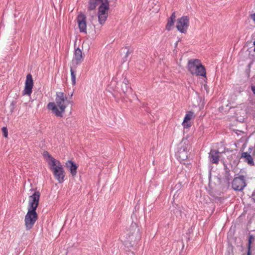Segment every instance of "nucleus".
I'll list each match as a JSON object with an SVG mask.
<instances>
[{"label":"nucleus","mask_w":255,"mask_h":255,"mask_svg":"<svg viewBox=\"0 0 255 255\" xmlns=\"http://www.w3.org/2000/svg\"><path fill=\"white\" fill-rule=\"evenodd\" d=\"M254 51L255 52V47L254 49Z\"/></svg>","instance_id":"nucleus-29"},{"label":"nucleus","mask_w":255,"mask_h":255,"mask_svg":"<svg viewBox=\"0 0 255 255\" xmlns=\"http://www.w3.org/2000/svg\"><path fill=\"white\" fill-rule=\"evenodd\" d=\"M38 219V215L35 211L28 210L24 218V225L26 230L31 229Z\"/></svg>","instance_id":"nucleus-3"},{"label":"nucleus","mask_w":255,"mask_h":255,"mask_svg":"<svg viewBox=\"0 0 255 255\" xmlns=\"http://www.w3.org/2000/svg\"><path fill=\"white\" fill-rule=\"evenodd\" d=\"M40 196V192L38 191H36L29 196L28 210L36 211L39 204Z\"/></svg>","instance_id":"nucleus-6"},{"label":"nucleus","mask_w":255,"mask_h":255,"mask_svg":"<svg viewBox=\"0 0 255 255\" xmlns=\"http://www.w3.org/2000/svg\"><path fill=\"white\" fill-rule=\"evenodd\" d=\"M255 238L253 235H250L248 240V248L251 249V245L253 242L254 241Z\"/></svg>","instance_id":"nucleus-21"},{"label":"nucleus","mask_w":255,"mask_h":255,"mask_svg":"<svg viewBox=\"0 0 255 255\" xmlns=\"http://www.w3.org/2000/svg\"><path fill=\"white\" fill-rule=\"evenodd\" d=\"M242 157L245 159V161L251 165H254L253 159L252 156L247 152H244L242 154Z\"/></svg>","instance_id":"nucleus-18"},{"label":"nucleus","mask_w":255,"mask_h":255,"mask_svg":"<svg viewBox=\"0 0 255 255\" xmlns=\"http://www.w3.org/2000/svg\"><path fill=\"white\" fill-rule=\"evenodd\" d=\"M70 103V101L63 92H57L55 98V103H49L48 108L51 110L56 116L63 117V114L65 111L66 107Z\"/></svg>","instance_id":"nucleus-1"},{"label":"nucleus","mask_w":255,"mask_h":255,"mask_svg":"<svg viewBox=\"0 0 255 255\" xmlns=\"http://www.w3.org/2000/svg\"><path fill=\"white\" fill-rule=\"evenodd\" d=\"M169 18L175 20L176 18L175 12H173Z\"/></svg>","instance_id":"nucleus-24"},{"label":"nucleus","mask_w":255,"mask_h":255,"mask_svg":"<svg viewBox=\"0 0 255 255\" xmlns=\"http://www.w3.org/2000/svg\"><path fill=\"white\" fill-rule=\"evenodd\" d=\"M174 20L168 18L167 23L166 26V29L168 30H170L174 25Z\"/></svg>","instance_id":"nucleus-19"},{"label":"nucleus","mask_w":255,"mask_h":255,"mask_svg":"<svg viewBox=\"0 0 255 255\" xmlns=\"http://www.w3.org/2000/svg\"><path fill=\"white\" fill-rule=\"evenodd\" d=\"M43 156L46 159L48 165L50 166L52 164H54L55 162H57V160L53 158L47 151H44L43 153Z\"/></svg>","instance_id":"nucleus-17"},{"label":"nucleus","mask_w":255,"mask_h":255,"mask_svg":"<svg viewBox=\"0 0 255 255\" xmlns=\"http://www.w3.org/2000/svg\"><path fill=\"white\" fill-rule=\"evenodd\" d=\"M33 86V82L31 74H29L26 76L24 90L23 91V95H30L32 93V89Z\"/></svg>","instance_id":"nucleus-10"},{"label":"nucleus","mask_w":255,"mask_h":255,"mask_svg":"<svg viewBox=\"0 0 255 255\" xmlns=\"http://www.w3.org/2000/svg\"><path fill=\"white\" fill-rule=\"evenodd\" d=\"M175 196H176V194H175L173 196V198L175 199Z\"/></svg>","instance_id":"nucleus-28"},{"label":"nucleus","mask_w":255,"mask_h":255,"mask_svg":"<svg viewBox=\"0 0 255 255\" xmlns=\"http://www.w3.org/2000/svg\"><path fill=\"white\" fill-rule=\"evenodd\" d=\"M251 248H248L247 255H251Z\"/></svg>","instance_id":"nucleus-25"},{"label":"nucleus","mask_w":255,"mask_h":255,"mask_svg":"<svg viewBox=\"0 0 255 255\" xmlns=\"http://www.w3.org/2000/svg\"><path fill=\"white\" fill-rule=\"evenodd\" d=\"M188 68L192 74L205 76L206 70L200 61L197 59H190L188 62Z\"/></svg>","instance_id":"nucleus-2"},{"label":"nucleus","mask_w":255,"mask_h":255,"mask_svg":"<svg viewBox=\"0 0 255 255\" xmlns=\"http://www.w3.org/2000/svg\"><path fill=\"white\" fill-rule=\"evenodd\" d=\"M123 91L124 93H126L127 92L128 88L127 87V83H124V85H123Z\"/></svg>","instance_id":"nucleus-23"},{"label":"nucleus","mask_w":255,"mask_h":255,"mask_svg":"<svg viewBox=\"0 0 255 255\" xmlns=\"http://www.w3.org/2000/svg\"><path fill=\"white\" fill-rule=\"evenodd\" d=\"M252 90L254 94L255 95V86L252 87Z\"/></svg>","instance_id":"nucleus-26"},{"label":"nucleus","mask_w":255,"mask_h":255,"mask_svg":"<svg viewBox=\"0 0 255 255\" xmlns=\"http://www.w3.org/2000/svg\"><path fill=\"white\" fill-rule=\"evenodd\" d=\"M246 185L245 178L243 175L235 177L232 183V188L235 191H241L243 190Z\"/></svg>","instance_id":"nucleus-8"},{"label":"nucleus","mask_w":255,"mask_h":255,"mask_svg":"<svg viewBox=\"0 0 255 255\" xmlns=\"http://www.w3.org/2000/svg\"><path fill=\"white\" fill-rule=\"evenodd\" d=\"M219 152L216 150H211L209 153L210 160L214 163H218L219 162L218 153Z\"/></svg>","instance_id":"nucleus-15"},{"label":"nucleus","mask_w":255,"mask_h":255,"mask_svg":"<svg viewBox=\"0 0 255 255\" xmlns=\"http://www.w3.org/2000/svg\"><path fill=\"white\" fill-rule=\"evenodd\" d=\"M108 0H89L88 9L93 10L98 5H102L108 3Z\"/></svg>","instance_id":"nucleus-12"},{"label":"nucleus","mask_w":255,"mask_h":255,"mask_svg":"<svg viewBox=\"0 0 255 255\" xmlns=\"http://www.w3.org/2000/svg\"><path fill=\"white\" fill-rule=\"evenodd\" d=\"M70 72L72 84L75 85L76 84V74L72 68H71Z\"/></svg>","instance_id":"nucleus-20"},{"label":"nucleus","mask_w":255,"mask_h":255,"mask_svg":"<svg viewBox=\"0 0 255 255\" xmlns=\"http://www.w3.org/2000/svg\"><path fill=\"white\" fill-rule=\"evenodd\" d=\"M82 58V52L80 48H77L75 50L74 61L76 62V64H78L81 62Z\"/></svg>","instance_id":"nucleus-16"},{"label":"nucleus","mask_w":255,"mask_h":255,"mask_svg":"<svg viewBox=\"0 0 255 255\" xmlns=\"http://www.w3.org/2000/svg\"><path fill=\"white\" fill-rule=\"evenodd\" d=\"M189 25V18L183 16L177 19L176 28L180 32L185 33Z\"/></svg>","instance_id":"nucleus-7"},{"label":"nucleus","mask_w":255,"mask_h":255,"mask_svg":"<svg viewBox=\"0 0 255 255\" xmlns=\"http://www.w3.org/2000/svg\"><path fill=\"white\" fill-rule=\"evenodd\" d=\"M109 9V2L102 5L99 6L98 17L100 24L103 25L107 20Z\"/></svg>","instance_id":"nucleus-5"},{"label":"nucleus","mask_w":255,"mask_h":255,"mask_svg":"<svg viewBox=\"0 0 255 255\" xmlns=\"http://www.w3.org/2000/svg\"><path fill=\"white\" fill-rule=\"evenodd\" d=\"M77 21L81 32L87 33L86 17L83 13H80L77 17Z\"/></svg>","instance_id":"nucleus-9"},{"label":"nucleus","mask_w":255,"mask_h":255,"mask_svg":"<svg viewBox=\"0 0 255 255\" xmlns=\"http://www.w3.org/2000/svg\"><path fill=\"white\" fill-rule=\"evenodd\" d=\"M128 54H129V51H127V53H126V57H128Z\"/></svg>","instance_id":"nucleus-27"},{"label":"nucleus","mask_w":255,"mask_h":255,"mask_svg":"<svg viewBox=\"0 0 255 255\" xmlns=\"http://www.w3.org/2000/svg\"><path fill=\"white\" fill-rule=\"evenodd\" d=\"M187 145H181L177 151V156L181 160H185L188 157Z\"/></svg>","instance_id":"nucleus-11"},{"label":"nucleus","mask_w":255,"mask_h":255,"mask_svg":"<svg viewBox=\"0 0 255 255\" xmlns=\"http://www.w3.org/2000/svg\"><path fill=\"white\" fill-rule=\"evenodd\" d=\"M2 131L3 133V135L5 137H7L8 135V131L6 127H3L2 128Z\"/></svg>","instance_id":"nucleus-22"},{"label":"nucleus","mask_w":255,"mask_h":255,"mask_svg":"<svg viewBox=\"0 0 255 255\" xmlns=\"http://www.w3.org/2000/svg\"><path fill=\"white\" fill-rule=\"evenodd\" d=\"M66 166L69 169L71 174L72 176H75L77 173V166L71 160H68L66 163Z\"/></svg>","instance_id":"nucleus-13"},{"label":"nucleus","mask_w":255,"mask_h":255,"mask_svg":"<svg viewBox=\"0 0 255 255\" xmlns=\"http://www.w3.org/2000/svg\"><path fill=\"white\" fill-rule=\"evenodd\" d=\"M193 115L194 113L192 112H188L186 114L182 123V125L184 128H188L191 126L190 123H188V122L192 118Z\"/></svg>","instance_id":"nucleus-14"},{"label":"nucleus","mask_w":255,"mask_h":255,"mask_svg":"<svg viewBox=\"0 0 255 255\" xmlns=\"http://www.w3.org/2000/svg\"><path fill=\"white\" fill-rule=\"evenodd\" d=\"M49 166L59 183L63 182L64 177V171L61 163L57 160V162H55L54 164H52Z\"/></svg>","instance_id":"nucleus-4"}]
</instances>
